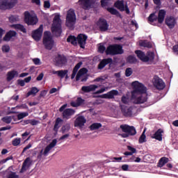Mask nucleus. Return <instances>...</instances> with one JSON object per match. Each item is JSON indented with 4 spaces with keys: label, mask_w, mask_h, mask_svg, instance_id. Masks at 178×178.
<instances>
[{
    "label": "nucleus",
    "mask_w": 178,
    "mask_h": 178,
    "mask_svg": "<svg viewBox=\"0 0 178 178\" xmlns=\"http://www.w3.org/2000/svg\"><path fill=\"white\" fill-rule=\"evenodd\" d=\"M131 86L133 87V91L131 98L134 101V104L140 105L147 102L148 97L147 95V88L144 83H141L138 81H134Z\"/></svg>",
    "instance_id": "nucleus-1"
},
{
    "label": "nucleus",
    "mask_w": 178,
    "mask_h": 178,
    "mask_svg": "<svg viewBox=\"0 0 178 178\" xmlns=\"http://www.w3.org/2000/svg\"><path fill=\"white\" fill-rule=\"evenodd\" d=\"M99 53H106L107 55L116 56L117 54H123L124 49L122 44H109L107 47L104 44H100L98 49Z\"/></svg>",
    "instance_id": "nucleus-2"
},
{
    "label": "nucleus",
    "mask_w": 178,
    "mask_h": 178,
    "mask_svg": "<svg viewBox=\"0 0 178 178\" xmlns=\"http://www.w3.org/2000/svg\"><path fill=\"white\" fill-rule=\"evenodd\" d=\"M53 34L58 38L62 33V25L60 15H55L51 26Z\"/></svg>",
    "instance_id": "nucleus-3"
},
{
    "label": "nucleus",
    "mask_w": 178,
    "mask_h": 178,
    "mask_svg": "<svg viewBox=\"0 0 178 178\" xmlns=\"http://www.w3.org/2000/svg\"><path fill=\"white\" fill-rule=\"evenodd\" d=\"M120 129L124 132L122 136L124 138L129 137V136H135L137 133L136 127L134 126H129V124H121Z\"/></svg>",
    "instance_id": "nucleus-4"
},
{
    "label": "nucleus",
    "mask_w": 178,
    "mask_h": 178,
    "mask_svg": "<svg viewBox=\"0 0 178 178\" xmlns=\"http://www.w3.org/2000/svg\"><path fill=\"white\" fill-rule=\"evenodd\" d=\"M76 21L74 10H69L67 13L65 25L70 29L74 28Z\"/></svg>",
    "instance_id": "nucleus-5"
},
{
    "label": "nucleus",
    "mask_w": 178,
    "mask_h": 178,
    "mask_svg": "<svg viewBox=\"0 0 178 178\" xmlns=\"http://www.w3.org/2000/svg\"><path fill=\"white\" fill-rule=\"evenodd\" d=\"M67 104H64L62 106H60L59 111L60 112H63V119H71V118L76 113V111L72 109V108H67Z\"/></svg>",
    "instance_id": "nucleus-6"
},
{
    "label": "nucleus",
    "mask_w": 178,
    "mask_h": 178,
    "mask_svg": "<svg viewBox=\"0 0 178 178\" xmlns=\"http://www.w3.org/2000/svg\"><path fill=\"white\" fill-rule=\"evenodd\" d=\"M43 44L44 45L45 49H47L48 50H51L54 47V40H53L51 33L49 31H46L44 33Z\"/></svg>",
    "instance_id": "nucleus-7"
},
{
    "label": "nucleus",
    "mask_w": 178,
    "mask_h": 178,
    "mask_svg": "<svg viewBox=\"0 0 178 178\" xmlns=\"http://www.w3.org/2000/svg\"><path fill=\"white\" fill-rule=\"evenodd\" d=\"M24 21L27 25L34 26L38 24V18L37 15L30 14L29 11H25Z\"/></svg>",
    "instance_id": "nucleus-8"
},
{
    "label": "nucleus",
    "mask_w": 178,
    "mask_h": 178,
    "mask_svg": "<svg viewBox=\"0 0 178 178\" xmlns=\"http://www.w3.org/2000/svg\"><path fill=\"white\" fill-rule=\"evenodd\" d=\"M17 3V0H0V9L6 10V9H12Z\"/></svg>",
    "instance_id": "nucleus-9"
},
{
    "label": "nucleus",
    "mask_w": 178,
    "mask_h": 178,
    "mask_svg": "<svg viewBox=\"0 0 178 178\" xmlns=\"http://www.w3.org/2000/svg\"><path fill=\"white\" fill-rule=\"evenodd\" d=\"M114 5H115V8L119 9V10H121V12H123V10H125L126 13H127V15H129L130 10L129 8L127 3H126V5H124V0H117V1H115Z\"/></svg>",
    "instance_id": "nucleus-10"
},
{
    "label": "nucleus",
    "mask_w": 178,
    "mask_h": 178,
    "mask_svg": "<svg viewBox=\"0 0 178 178\" xmlns=\"http://www.w3.org/2000/svg\"><path fill=\"white\" fill-rule=\"evenodd\" d=\"M44 31V26L43 25H40L39 28L38 29H35V31H33L31 33V36L34 40H36L38 42L40 40L42 36V33Z\"/></svg>",
    "instance_id": "nucleus-11"
},
{
    "label": "nucleus",
    "mask_w": 178,
    "mask_h": 178,
    "mask_svg": "<svg viewBox=\"0 0 178 178\" xmlns=\"http://www.w3.org/2000/svg\"><path fill=\"white\" fill-rule=\"evenodd\" d=\"M97 25L101 32H106L109 28L107 21L104 18H99V21H97Z\"/></svg>",
    "instance_id": "nucleus-12"
},
{
    "label": "nucleus",
    "mask_w": 178,
    "mask_h": 178,
    "mask_svg": "<svg viewBox=\"0 0 178 178\" xmlns=\"http://www.w3.org/2000/svg\"><path fill=\"white\" fill-rule=\"evenodd\" d=\"M56 65L57 67H62L67 62V58L63 54H58L55 57Z\"/></svg>",
    "instance_id": "nucleus-13"
},
{
    "label": "nucleus",
    "mask_w": 178,
    "mask_h": 178,
    "mask_svg": "<svg viewBox=\"0 0 178 178\" xmlns=\"http://www.w3.org/2000/svg\"><path fill=\"white\" fill-rule=\"evenodd\" d=\"M119 95V91L118 90H111L106 94H102V95H99V98H104L106 99H113L115 97Z\"/></svg>",
    "instance_id": "nucleus-14"
},
{
    "label": "nucleus",
    "mask_w": 178,
    "mask_h": 178,
    "mask_svg": "<svg viewBox=\"0 0 178 178\" xmlns=\"http://www.w3.org/2000/svg\"><path fill=\"white\" fill-rule=\"evenodd\" d=\"M154 86L157 90H163L165 87V83L161 78H159V76H155Z\"/></svg>",
    "instance_id": "nucleus-15"
},
{
    "label": "nucleus",
    "mask_w": 178,
    "mask_h": 178,
    "mask_svg": "<svg viewBox=\"0 0 178 178\" xmlns=\"http://www.w3.org/2000/svg\"><path fill=\"white\" fill-rule=\"evenodd\" d=\"M121 111L122 115L125 116V118H131L133 116V108L132 106H121Z\"/></svg>",
    "instance_id": "nucleus-16"
},
{
    "label": "nucleus",
    "mask_w": 178,
    "mask_h": 178,
    "mask_svg": "<svg viewBox=\"0 0 178 178\" xmlns=\"http://www.w3.org/2000/svg\"><path fill=\"white\" fill-rule=\"evenodd\" d=\"M87 39L88 36L86 35H83V33L78 35L76 40L81 49H85Z\"/></svg>",
    "instance_id": "nucleus-17"
},
{
    "label": "nucleus",
    "mask_w": 178,
    "mask_h": 178,
    "mask_svg": "<svg viewBox=\"0 0 178 178\" xmlns=\"http://www.w3.org/2000/svg\"><path fill=\"white\" fill-rule=\"evenodd\" d=\"M113 63V60L112 58L108 57V58H103L100 63H99V65H97V68L99 70H103L106 65L109 64L111 65Z\"/></svg>",
    "instance_id": "nucleus-18"
},
{
    "label": "nucleus",
    "mask_w": 178,
    "mask_h": 178,
    "mask_svg": "<svg viewBox=\"0 0 178 178\" xmlns=\"http://www.w3.org/2000/svg\"><path fill=\"white\" fill-rule=\"evenodd\" d=\"M85 123H86V119L85 116H78L76 120L74 121V126L75 127H83Z\"/></svg>",
    "instance_id": "nucleus-19"
},
{
    "label": "nucleus",
    "mask_w": 178,
    "mask_h": 178,
    "mask_svg": "<svg viewBox=\"0 0 178 178\" xmlns=\"http://www.w3.org/2000/svg\"><path fill=\"white\" fill-rule=\"evenodd\" d=\"M85 104V99H83L81 97H79L76 101H72L70 102L71 106L73 108H78L79 106H81Z\"/></svg>",
    "instance_id": "nucleus-20"
},
{
    "label": "nucleus",
    "mask_w": 178,
    "mask_h": 178,
    "mask_svg": "<svg viewBox=\"0 0 178 178\" xmlns=\"http://www.w3.org/2000/svg\"><path fill=\"white\" fill-rule=\"evenodd\" d=\"M56 144H57V140L56 138H54V140H52V141L48 145H47V147H45L44 154L47 155L48 152H49V151L52 148H54V147H55Z\"/></svg>",
    "instance_id": "nucleus-21"
},
{
    "label": "nucleus",
    "mask_w": 178,
    "mask_h": 178,
    "mask_svg": "<svg viewBox=\"0 0 178 178\" xmlns=\"http://www.w3.org/2000/svg\"><path fill=\"white\" fill-rule=\"evenodd\" d=\"M175 24L176 21L173 17L165 18V24L168 26V28H170V29L175 28Z\"/></svg>",
    "instance_id": "nucleus-22"
},
{
    "label": "nucleus",
    "mask_w": 178,
    "mask_h": 178,
    "mask_svg": "<svg viewBox=\"0 0 178 178\" xmlns=\"http://www.w3.org/2000/svg\"><path fill=\"white\" fill-rule=\"evenodd\" d=\"M135 53L138 58H140V60H142V61H148V56H146L145 53H144V51H142V50H136Z\"/></svg>",
    "instance_id": "nucleus-23"
},
{
    "label": "nucleus",
    "mask_w": 178,
    "mask_h": 178,
    "mask_svg": "<svg viewBox=\"0 0 178 178\" xmlns=\"http://www.w3.org/2000/svg\"><path fill=\"white\" fill-rule=\"evenodd\" d=\"M98 88V85H88V86H82V91L83 92H91L92 91H95Z\"/></svg>",
    "instance_id": "nucleus-24"
},
{
    "label": "nucleus",
    "mask_w": 178,
    "mask_h": 178,
    "mask_svg": "<svg viewBox=\"0 0 178 178\" xmlns=\"http://www.w3.org/2000/svg\"><path fill=\"white\" fill-rule=\"evenodd\" d=\"M166 15V11L165 10H160L159 11V15L157 17V21L159 24H163Z\"/></svg>",
    "instance_id": "nucleus-25"
},
{
    "label": "nucleus",
    "mask_w": 178,
    "mask_h": 178,
    "mask_svg": "<svg viewBox=\"0 0 178 178\" xmlns=\"http://www.w3.org/2000/svg\"><path fill=\"white\" fill-rule=\"evenodd\" d=\"M163 133V129H158V130L154 134L153 138H156V140H159V141H162Z\"/></svg>",
    "instance_id": "nucleus-26"
},
{
    "label": "nucleus",
    "mask_w": 178,
    "mask_h": 178,
    "mask_svg": "<svg viewBox=\"0 0 178 178\" xmlns=\"http://www.w3.org/2000/svg\"><path fill=\"white\" fill-rule=\"evenodd\" d=\"M17 33L15 31H10L8 33L6 34L3 37V41H10V39L13 38V37H16Z\"/></svg>",
    "instance_id": "nucleus-27"
},
{
    "label": "nucleus",
    "mask_w": 178,
    "mask_h": 178,
    "mask_svg": "<svg viewBox=\"0 0 178 178\" xmlns=\"http://www.w3.org/2000/svg\"><path fill=\"white\" fill-rule=\"evenodd\" d=\"M107 10L108 12H110V13H111L112 15H115L119 18H122L120 13H119V11H118L116 8H113V7H108V8H107Z\"/></svg>",
    "instance_id": "nucleus-28"
},
{
    "label": "nucleus",
    "mask_w": 178,
    "mask_h": 178,
    "mask_svg": "<svg viewBox=\"0 0 178 178\" xmlns=\"http://www.w3.org/2000/svg\"><path fill=\"white\" fill-rule=\"evenodd\" d=\"M17 76V72L13 70L10 71L7 73V81H10L11 80H13L15 77Z\"/></svg>",
    "instance_id": "nucleus-29"
},
{
    "label": "nucleus",
    "mask_w": 178,
    "mask_h": 178,
    "mask_svg": "<svg viewBox=\"0 0 178 178\" xmlns=\"http://www.w3.org/2000/svg\"><path fill=\"white\" fill-rule=\"evenodd\" d=\"M32 164V160L30 159V157H27V159H25L24 161V172L26 171V170H28L29 167H31Z\"/></svg>",
    "instance_id": "nucleus-30"
},
{
    "label": "nucleus",
    "mask_w": 178,
    "mask_h": 178,
    "mask_svg": "<svg viewBox=\"0 0 178 178\" xmlns=\"http://www.w3.org/2000/svg\"><path fill=\"white\" fill-rule=\"evenodd\" d=\"M68 72V70H59L58 71H53V74H57L58 76H60L61 78H64L65 75H67Z\"/></svg>",
    "instance_id": "nucleus-31"
},
{
    "label": "nucleus",
    "mask_w": 178,
    "mask_h": 178,
    "mask_svg": "<svg viewBox=\"0 0 178 178\" xmlns=\"http://www.w3.org/2000/svg\"><path fill=\"white\" fill-rule=\"evenodd\" d=\"M39 91L40 90L37 88V86H33L31 90L27 92V96L30 97V95H36Z\"/></svg>",
    "instance_id": "nucleus-32"
},
{
    "label": "nucleus",
    "mask_w": 178,
    "mask_h": 178,
    "mask_svg": "<svg viewBox=\"0 0 178 178\" xmlns=\"http://www.w3.org/2000/svg\"><path fill=\"white\" fill-rule=\"evenodd\" d=\"M169 163V159L168 157H161L159 161V167H163L165 164H168Z\"/></svg>",
    "instance_id": "nucleus-33"
},
{
    "label": "nucleus",
    "mask_w": 178,
    "mask_h": 178,
    "mask_svg": "<svg viewBox=\"0 0 178 178\" xmlns=\"http://www.w3.org/2000/svg\"><path fill=\"white\" fill-rule=\"evenodd\" d=\"M61 122H63V119H61L60 118H57V119H56V123L54 124V131H56V133L58 132V130L60 127L59 124Z\"/></svg>",
    "instance_id": "nucleus-34"
},
{
    "label": "nucleus",
    "mask_w": 178,
    "mask_h": 178,
    "mask_svg": "<svg viewBox=\"0 0 178 178\" xmlns=\"http://www.w3.org/2000/svg\"><path fill=\"white\" fill-rule=\"evenodd\" d=\"M102 126V123H92V124H90V126L89 127V129L91 131L98 130V129H100Z\"/></svg>",
    "instance_id": "nucleus-35"
},
{
    "label": "nucleus",
    "mask_w": 178,
    "mask_h": 178,
    "mask_svg": "<svg viewBox=\"0 0 178 178\" xmlns=\"http://www.w3.org/2000/svg\"><path fill=\"white\" fill-rule=\"evenodd\" d=\"M67 42L72 43V44H77V38L76 36L70 35L67 38Z\"/></svg>",
    "instance_id": "nucleus-36"
},
{
    "label": "nucleus",
    "mask_w": 178,
    "mask_h": 178,
    "mask_svg": "<svg viewBox=\"0 0 178 178\" xmlns=\"http://www.w3.org/2000/svg\"><path fill=\"white\" fill-rule=\"evenodd\" d=\"M146 141H147V136L145 134V130H144L142 134L139 137L138 143L140 144H142L143 143H146Z\"/></svg>",
    "instance_id": "nucleus-37"
},
{
    "label": "nucleus",
    "mask_w": 178,
    "mask_h": 178,
    "mask_svg": "<svg viewBox=\"0 0 178 178\" xmlns=\"http://www.w3.org/2000/svg\"><path fill=\"white\" fill-rule=\"evenodd\" d=\"M140 46H142L143 47H148L150 49L152 47V44L150 42H148L147 40H143L142 42H140Z\"/></svg>",
    "instance_id": "nucleus-38"
},
{
    "label": "nucleus",
    "mask_w": 178,
    "mask_h": 178,
    "mask_svg": "<svg viewBox=\"0 0 178 178\" xmlns=\"http://www.w3.org/2000/svg\"><path fill=\"white\" fill-rule=\"evenodd\" d=\"M148 20L149 22H155L158 21V17L153 13L152 14H150L149 17H148Z\"/></svg>",
    "instance_id": "nucleus-39"
},
{
    "label": "nucleus",
    "mask_w": 178,
    "mask_h": 178,
    "mask_svg": "<svg viewBox=\"0 0 178 178\" xmlns=\"http://www.w3.org/2000/svg\"><path fill=\"white\" fill-rule=\"evenodd\" d=\"M79 2H81V3L85 6L86 8H89L92 5L91 0H79Z\"/></svg>",
    "instance_id": "nucleus-40"
},
{
    "label": "nucleus",
    "mask_w": 178,
    "mask_h": 178,
    "mask_svg": "<svg viewBox=\"0 0 178 178\" xmlns=\"http://www.w3.org/2000/svg\"><path fill=\"white\" fill-rule=\"evenodd\" d=\"M70 130V123H66V124H63V126L61 127L62 133H67Z\"/></svg>",
    "instance_id": "nucleus-41"
},
{
    "label": "nucleus",
    "mask_w": 178,
    "mask_h": 178,
    "mask_svg": "<svg viewBox=\"0 0 178 178\" xmlns=\"http://www.w3.org/2000/svg\"><path fill=\"white\" fill-rule=\"evenodd\" d=\"M13 116H6L1 119L2 122L4 123H6L7 124H9L12 122V119H13Z\"/></svg>",
    "instance_id": "nucleus-42"
},
{
    "label": "nucleus",
    "mask_w": 178,
    "mask_h": 178,
    "mask_svg": "<svg viewBox=\"0 0 178 178\" xmlns=\"http://www.w3.org/2000/svg\"><path fill=\"white\" fill-rule=\"evenodd\" d=\"M12 29H15V30H19V31H23V25L22 24H13L10 25Z\"/></svg>",
    "instance_id": "nucleus-43"
},
{
    "label": "nucleus",
    "mask_w": 178,
    "mask_h": 178,
    "mask_svg": "<svg viewBox=\"0 0 178 178\" xmlns=\"http://www.w3.org/2000/svg\"><path fill=\"white\" fill-rule=\"evenodd\" d=\"M9 22L10 23H16V22H19V17L17 16H14V15H11L9 17Z\"/></svg>",
    "instance_id": "nucleus-44"
},
{
    "label": "nucleus",
    "mask_w": 178,
    "mask_h": 178,
    "mask_svg": "<svg viewBox=\"0 0 178 178\" xmlns=\"http://www.w3.org/2000/svg\"><path fill=\"white\" fill-rule=\"evenodd\" d=\"M127 61L128 63H136L137 58L135 56H128Z\"/></svg>",
    "instance_id": "nucleus-45"
},
{
    "label": "nucleus",
    "mask_w": 178,
    "mask_h": 178,
    "mask_svg": "<svg viewBox=\"0 0 178 178\" xmlns=\"http://www.w3.org/2000/svg\"><path fill=\"white\" fill-rule=\"evenodd\" d=\"M133 74V70L131 67H128L127 69H126V71H125V75L126 76H130V75H131Z\"/></svg>",
    "instance_id": "nucleus-46"
},
{
    "label": "nucleus",
    "mask_w": 178,
    "mask_h": 178,
    "mask_svg": "<svg viewBox=\"0 0 178 178\" xmlns=\"http://www.w3.org/2000/svg\"><path fill=\"white\" fill-rule=\"evenodd\" d=\"M127 149H129L130 155H133V154L137 151L136 148H134V147H132L131 145H127Z\"/></svg>",
    "instance_id": "nucleus-47"
},
{
    "label": "nucleus",
    "mask_w": 178,
    "mask_h": 178,
    "mask_svg": "<svg viewBox=\"0 0 178 178\" xmlns=\"http://www.w3.org/2000/svg\"><path fill=\"white\" fill-rule=\"evenodd\" d=\"M1 49L3 52L8 53L10 51V47H9V45H4L2 47Z\"/></svg>",
    "instance_id": "nucleus-48"
},
{
    "label": "nucleus",
    "mask_w": 178,
    "mask_h": 178,
    "mask_svg": "<svg viewBox=\"0 0 178 178\" xmlns=\"http://www.w3.org/2000/svg\"><path fill=\"white\" fill-rule=\"evenodd\" d=\"M20 138H15L14 140H13V145H14V147H17V145L20 144Z\"/></svg>",
    "instance_id": "nucleus-49"
},
{
    "label": "nucleus",
    "mask_w": 178,
    "mask_h": 178,
    "mask_svg": "<svg viewBox=\"0 0 178 178\" xmlns=\"http://www.w3.org/2000/svg\"><path fill=\"white\" fill-rule=\"evenodd\" d=\"M155 57V54L154 52L150 53L148 56L147 58H149L147 61H154Z\"/></svg>",
    "instance_id": "nucleus-50"
},
{
    "label": "nucleus",
    "mask_w": 178,
    "mask_h": 178,
    "mask_svg": "<svg viewBox=\"0 0 178 178\" xmlns=\"http://www.w3.org/2000/svg\"><path fill=\"white\" fill-rule=\"evenodd\" d=\"M131 161H134L135 163H140L141 162V159L140 157H135V156H133V157H131L130 159Z\"/></svg>",
    "instance_id": "nucleus-51"
},
{
    "label": "nucleus",
    "mask_w": 178,
    "mask_h": 178,
    "mask_svg": "<svg viewBox=\"0 0 178 178\" xmlns=\"http://www.w3.org/2000/svg\"><path fill=\"white\" fill-rule=\"evenodd\" d=\"M33 61L35 65H40L41 64V60L38 58H33Z\"/></svg>",
    "instance_id": "nucleus-52"
},
{
    "label": "nucleus",
    "mask_w": 178,
    "mask_h": 178,
    "mask_svg": "<svg viewBox=\"0 0 178 178\" xmlns=\"http://www.w3.org/2000/svg\"><path fill=\"white\" fill-rule=\"evenodd\" d=\"M82 65V62L81 61H79V63H77V64H76L75 65V72H76V74H77V71H79L80 67H81Z\"/></svg>",
    "instance_id": "nucleus-53"
},
{
    "label": "nucleus",
    "mask_w": 178,
    "mask_h": 178,
    "mask_svg": "<svg viewBox=\"0 0 178 178\" xmlns=\"http://www.w3.org/2000/svg\"><path fill=\"white\" fill-rule=\"evenodd\" d=\"M108 5V0H101V6L102 7L107 6Z\"/></svg>",
    "instance_id": "nucleus-54"
},
{
    "label": "nucleus",
    "mask_w": 178,
    "mask_h": 178,
    "mask_svg": "<svg viewBox=\"0 0 178 178\" xmlns=\"http://www.w3.org/2000/svg\"><path fill=\"white\" fill-rule=\"evenodd\" d=\"M10 159H13V156H10V157H8L5 159H3L1 161H0V165L2 164V163H5L6 162H8V161L10 160Z\"/></svg>",
    "instance_id": "nucleus-55"
},
{
    "label": "nucleus",
    "mask_w": 178,
    "mask_h": 178,
    "mask_svg": "<svg viewBox=\"0 0 178 178\" xmlns=\"http://www.w3.org/2000/svg\"><path fill=\"white\" fill-rule=\"evenodd\" d=\"M31 79H32L31 76H26V78H24V83H30V81H31Z\"/></svg>",
    "instance_id": "nucleus-56"
},
{
    "label": "nucleus",
    "mask_w": 178,
    "mask_h": 178,
    "mask_svg": "<svg viewBox=\"0 0 178 178\" xmlns=\"http://www.w3.org/2000/svg\"><path fill=\"white\" fill-rule=\"evenodd\" d=\"M42 78H44V74H43V72H40V74H39V75H38V76L36 78L37 81H41Z\"/></svg>",
    "instance_id": "nucleus-57"
},
{
    "label": "nucleus",
    "mask_w": 178,
    "mask_h": 178,
    "mask_svg": "<svg viewBox=\"0 0 178 178\" xmlns=\"http://www.w3.org/2000/svg\"><path fill=\"white\" fill-rule=\"evenodd\" d=\"M81 77V69L79 70V71H78L76 76V81H79V80L80 79V78Z\"/></svg>",
    "instance_id": "nucleus-58"
},
{
    "label": "nucleus",
    "mask_w": 178,
    "mask_h": 178,
    "mask_svg": "<svg viewBox=\"0 0 178 178\" xmlns=\"http://www.w3.org/2000/svg\"><path fill=\"white\" fill-rule=\"evenodd\" d=\"M8 178H19V176H17V175H16V173H15V172H11V173L8 175Z\"/></svg>",
    "instance_id": "nucleus-59"
},
{
    "label": "nucleus",
    "mask_w": 178,
    "mask_h": 178,
    "mask_svg": "<svg viewBox=\"0 0 178 178\" xmlns=\"http://www.w3.org/2000/svg\"><path fill=\"white\" fill-rule=\"evenodd\" d=\"M172 50H173L174 53H175L178 56V44H175V46H173Z\"/></svg>",
    "instance_id": "nucleus-60"
},
{
    "label": "nucleus",
    "mask_w": 178,
    "mask_h": 178,
    "mask_svg": "<svg viewBox=\"0 0 178 178\" xmlns=\"http://www.w3.org/2000/svg\"><path fill=\"white\" fill-rule=\"evenodd\" d=\"M38 120H36L35 119L31 120V124H32V126H35L36 124H38Z\"/></svg>",
    "instance_id": "nucleus-61"
},
{
    "label": "nucleus",
    "mask_w": 178,
    "mask_h": 178,
    "mask_svg": "<svg viewBox=\"0 0 178 178\" xmlns=\"http://www.w3.org/2000/svg\"><path fill=\"white\" fill-rule=\"evenodd\" d=\"M122 171H128L129 170L128 164H124L123 165H122Z\"/></svg>",
    "instance_id": "nucleus-62"
},
{
    "label": "nucleus",
    "mask_w": 178,
    "mask_h": 178,
    "mask_svg": "<svg viewBox=\"0 0 178 178\" xmlns=\"http://www.w3.org/2000/svg\"><path fill=\"white\" fill-rule=\"evenodd\" d=\"M44 8H50L51 3H50L49 1H44Z\"/></svg>",
    "instance_id": "nucleus-63"
},
{
    "label": "nucleus",
    "mask_w": 178,
    "mask_h": 178,
    "mask_svg": "<svg viewBox=\"0 0 178 178\" xmlns=\"http://www.w3.org/2000/svg\"><path fill=\"white\" fill-rule=\"evenodd\" d=\"M122 102L123 104H128V98H127V97L123 95V97H122Z\"/></svg>",
    "instance_id": "nucleus-64"
}]
</instances>
